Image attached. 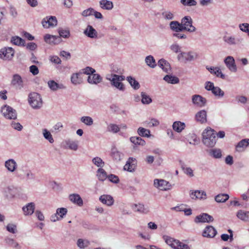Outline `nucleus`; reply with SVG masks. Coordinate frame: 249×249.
Segmentation results:
<instances>
[{
  "label": "nucleus",
  "mask_w": 249,
  "mask_h": 249,
  "mask_svg": "<svg viewBox=\"0 0 249 249\" xmlns=\"http://www.w3.org/2000/svg\"><path fill=\"white\" fill-rule=\"evenodd\" d=\"M111 156L114 160L120 161L123 158L124 154L118 150L115 147H113L111 148Z\"/></svg>",
  "instance_id": "29"
},
{
  "label": "nucleus",
  "mask_w": 249,
  "mask_h": 249,
  "mask_svg": "<svg viewBox=\"0 0 249 249\" xmlns=\"http://www.w3.org/2000/svg\"><path fill=\"white\" fill-rule=\"evenodd\" d=\"M15 53L11 47H4L0 50V59L3 61H10L13 58Z\"/></svg>",
  "instance_id": "6"
},
{
  "label": "nucleus",
  "mask_w": 249,
  "mask_h": 249,
  "mask_svg": "<svg viewBox=\"0 0 249 249\" xmlns=\"http://www.w3.org/2000/svg\"><path fill=\"white\" fill-rule=\"evenodd\" d=\"M181 3L184 6H195L196 5L197 2L196 0H181Z\"/></svg>",
  "instance_id": "63"
},
{
  "label": "nucleus",
  "mask_w": 249,
  "mask_h": 249,
  "mask_svg": "<svg viewBox=\"0 0 249 249\" xmlns=\"http://www.w3.org/2000/svg\"><path fill=\"white\" fill-rule=\"evenodd\" d=\"M190 197L194 199H206V193L203 191L196 190L190 193Z\"/></svg>",
  "instance_id": "26"
},
{
  "label": "nucleus",
  "mask_w": 249,
  "mask_h": 249,
  "mask_svg": "<svg viewBox=\"0 0 249 249\" xmlns=\"http://www.w3.org/2000/svg\"><path fill=\"white\" fill-rule=\"evenodd\" d=\"M4 166L10 172H14L17 168V163L14 159H9L5 161Z\"/></svg>",
  "instance_id": "24"
},
{
  "label": "nucleus",
  "mask_w": 249,
  "mask_h": 249,
  "mask_svg": "<svg viewBox=\"0 0 249 249\" xmlns=\"http://www.w3.org/2000/svg\"><path fill=\"white\" fill-rule=\"evenodd\" d=\"M192 100L194 105L200 107L205 106L207 102L206 98L197 94L192 96Z\"/></svg>",
  "instance_id": "14"
},
{
  "label": "nucleus",
  "mask_w": 249,
  "mask_h": 249,
  "mask_svg": "<svg viewBox=\"0 0 249 249\" xmlns=\"http://www.w3.org/2000/svg\"><path fill=\"white\" fill-rule=\"evenodd\" d=\"M213 221V217L206 213H203L197 215L195 219V222L196 223L205 222L210 223Z\"/></svg>",
  "instance_id": "13"
},
{
  "label": "nucleus",
  "mask_w": 249,
  "mask_h": 249,
  "mask_svg": "<svg viewBox=\"0 0 249 249\" xmlns=\"http://www.w3.org/2000/svg\"><path fill=\"white\" fill-rule=\"evenodd\" d=\"M99 200L104 204L108 206H112L114 203L113 198L110 195H104L99 197Z\"/></svg>",
  "instance_id": "25"
},
{
  "label": "nucleus",
  "mask_w": 249,
  "mask_h": 249,
  "mask_svg": "<svg viewBox=\"0 0 249 249\" xmlns=\"http://www.w3.org/2000/svg\"><path fill=\"white\" fill-rule=\"evenodd\" d=\"M186 125L184 123L181 122L180 121H176L173 123L172 125L173 129L175 131L180 133L184 129Z\"/></svg>",
  "instance_id": "34"
},
{
  "label": "nucleus",
  "mask_w": 249,
  "mask_h": 249,
  "mask_svg": "<svg viewBox=\"0 0 249 249\" xmlns=\"http://www.w3.org/2000/svg\"><path fill=\"white\" fill-rule=\"evenodd\" d=\"M229 198V196L226 194H220L216 195L214 197V200L218 203L225 202Z\"/></svg>",
  "instance_id": "40"
},
{
  "label": "nucleus",
  "mask_w": 249,
  "mask_h": 249,
  "mask_svg": "<svg viewBox=\"0 0 249 249\" xmlns=\"http://www.w3.org/2000/svg\"><path fill=\"white\" fill-rule=\"evenodd\" d=\"M126 79L134 89H138L140 88V85L139 83L134 78L130 76H127Z\"/></svg>",
  "instance_id": "43"
},
{
  "label": "nucleus",
  "mask_w": 249,
  "mask_h": 249,
  "mask_svg": "<svg viewBox=\"0 0 249 249\" xmlns=\"http://www.w3.org/2000/svg\"><path fill=\"white\" fill-rule=\"evenodd\" d=\"M120 130V128L119 126L114 124H110L107 127V130L108 132H112L113 133H116L118 132Z\"/></svg>",
  "instance_id": "53"
},
{
  "label": "nucleus",
  "mask_w": 249,
  "mask_h": 249,
  "mask_svg": "<svg viewBox=\"0 0 249 249\" xmlns=\"http://www.w3.org/2000/svg\"><path fill=\"white\" fill-rule=\"evenodd\" d=\"M80 121L88 126H91L93 124L92 118L89 116H83L80 118Z\"/></svg>",
  "instance_id": "51"
},
{
  "label": "nucleus",
  "mask_w": 249,
  "mask_h": 249,
  "mask_svg": "<svg viewBox=\"0 0 249 249\" xmlns=\"http://www.w3.org/2000/svg\"><path fill=\"white\" fill-rule=\"evenodd\" d=\"M225 64L229 70L232 72L237 71V67L235 63L234 59L232 56H228L224 60Z\"/></svg>",
  "instance_id": "15"
},
{
  "label": "nucleus",
  "mask_w": 249,
  "mask_h": 249,
  "mask_svg": "<svg viewBox=\"0 0 249 249\" xmlns=\"http://www.w3.org/2000/svg\"><path fill=\"white\" fill-rule=\"evenodd\" d=\"M58 32L61 37L65 38H68L70 36V31L68 30L60 29Z\"/></svg>",
  "instance_id": "64"
},
{
  "label": "nucleus",
  "mask_w": 249,
  "mask_h": 249,
  "mask_svg": "<svg viewBox=\"0 0 249 249\" xmlns=\"http://www.w3.org/2000/svg\"><path fill=\"white\" fill-rule=\"evenodd\" d=\"M45 41L49 44L55 43V40L56 39L55 36L50 35L49 34H46L44 37Z\"/></svg>",
  "instance_id": "56"
},
{
  "label": "nucleus",
  "mask_w": 249,
  "mask_h": 249,
  "mask_svg": "<svg viewBox=\"0 0 249 249\" xmlns=\"http://www.w3.org/2000/svg\"><path fill=\"white\" fill-rule=\"evenodd\" d=\"M42 134L44 138L48 140L51 143L54 142V140L51 134V132L47 129L44 128L42 129Z\"/></svg>",
  "instance_id": "45"
},
{
  "label": "nucleus",
  "mask_w": 249,
  "mask_h": 249,
  "mask_svg": "<svg viewBox=\"0 0 249 249\" xmlns=\"http://www.w3.org/2000/svg\"><path fill=\"white\" fill-rule=\"evenodd\" d=\"M84 34L88 37L91 38H95L97 37V32L94 28L88 25L86 29L84 31Z\"/></svg>",
  "instance_id": "23"
},
{
  "label": "nucleus",
  "mask_w": 249,
  "mask_h": 249,
  "mask_svg": "<svg viewBox=\"0 0 249 249\" xmlns=\"http://www.w3.org/2000/svg\"><path fill=\"white\" fill-rule=\"evenodd\" d=\"M107 79L111 82L112 86L116 88L121 91H124L125 89L124 85L120 81H117V79L111 75V78L107 77Z\"/></svg>",
  "instance_id": "20"
},
{
  "label": "nucleus",
  "mask_w": 249,
  "mask_h": 249,
  "mask_svg": "<svg viewBox=\"0 0 249 249\" xmlns=\"http://www.w3.org/2000/svg\"><path fill=\"white\" fill-rule=\"evenodd\" d=\"M170 28L171 30L175 32L183 31L180 23L177 21H172L170 23Z\"/></svg>",
  "instance_id": "36"
},
{
  "label": "nucleus",
  "mask_w": 249,
  "mask_h": 249,
  "mask_svg": "<svg viewBox=\"0 0 249 249\" xmlns=\"http://www.w3.org/2000/svg\"><path fill=\"white\" fill-rule=\"evenodd\" d=\"M57 20L55 17H46L42 21V24L43 27L49 28L53 27L57 25Z\"/></svg>",
  "instance_id": "11"
},
{
  "label": "nucleus",
  "mask_w": 249,
  "mask_h": 249,
  "mask_svg": "<svg viewBox=\"0 0 249 249\" xmlns=\"http://www.w3.org/2000/svg\"><path fill=\"white\" fill-rule=\"evenodd\" d=\"M48 86L53 91H56L59 89H64L66 87L62 84H58L53 80H50L48 82Z\"/></svg>",
  "instance_id": "28"
},
{
  "label": "nucleus",
  "mask_w": 249,
  "mask_h": 249,
  "mask_svg": "<svg viewBox=\"0 0 249 249\" xmlns=\"http://www.w3.org/2000/svg\"><path fill=\"white\" fill-rule=\"evenodd\" d=\"M247 142V139L240 141L236 146V150L239 152L244 151L245 149L248 145Z\"/></svg>",
  "instance_id": "39"
},
{
  "label": "nucleus",
  "mask_w": 249,
  "mask_h": 249,
  "mask_svg": "<svg viewBox=\"0 0 249 249\" xmlns=\"http://www.w3.org/2000/svg\"><path fill=\"white\" fill-rule=\"evenodd\" d=\"M207 69L211 73L216 75L217 77H220L223 79L225 78V75L221 71L218 67H207Z\"/></svg>",
  "instance_id": "31"
},
{
  "label": "nucleus",
  "mask_w": 249,
  "mask_h": 249,
  "mask_svg": "<svg viewBox=\"0 0 249 249\" xmlns=\"http://www.w3.org/2000/svg\"><path fill=\"white\" fill-rule=\"evenodd\" d=\"M71 83L74 86L79 85L83 83L84 79L81 71L73 73L71 76Z\"/></svg>",
  "instance_id": "12"
},
{
  "label": "nucleus",
  "mask_w": 249,
  "mask_h": 249,
  "mask_svg": "<svg viewBox=\"0 0 249 249\" xmlns=\"http://www.w3.org/2000/svg\"><path fill=\"white\" fill-rule=\"evenodd\" d=\"M223 40L230 45H239L243 42L244 39L241 37H236L233 36L225 35Z\"/></svg>",
  "instance_id": "10"
},
{
  "label": "nucleus",
  "mask_w": 249,
  "mask_h": 249,
  "mask_svg": "<svg viewBox=\"0 0 249 249\" xmlns=\"http://www.w3.org/2000/svg\"><path fill=\"white\" fill-rule=\"evenodd\" d=\"M193 21L190 16H185L183 17L180 22L182 30H185L190 33L195 32L196 31V28L193 25Z\"/></svg>",
  "instance_id": "5"
},
{
  "label": "nucleus",
  "mask_w": 249,
  "mask_h": 249,
  "mask_svg": "<svg viewBox=\"0 0 249 249\" xmlns=\"http://www.w3.org/2000/svg\"><path fill=\"white\" fill-rule=\"evenodd\" d=\"M5 242L9 246L17 249H20V247L19 244L13 239L10 237H7L5 238Z\"/></svg>",
  "instance_id": "49"
},
{
  "label": "nucleus",
  "mask_w": 249,
  "mask_h": 249,
  "mask_svg": "<svg viewBox=\"0 0 249 249\" xmlns=\"http://www.w3.org/2000/svg\"><path fill=\"white\" fill-rule=\"evenodd\" d=\"M197 57V53L193 51L182 52L178 55L177 58L180 62L187 63L195 61Z\"/></svg>",
  "instance_id": "4"
},
{
  "label": "nucleus",
  "mask_w": 249,
  "mask_h": 249,
  "mask_svg": "<svg viewBox=\"0 0 249 249\" xmlns=\"http://www.w3.org/2000/svg\"><path fill=\"white\" fill-rule=\"evenodd\" d=\"M2 192L4 196L7 199H11L15 196L14 187L13 186H8L4 188Z\"/></svg>",
  "instance_id": "27"
},
{
  "label": "nucleus",
  "mask_w": 249,
  "mask_h": 249,
  "mask_svg": "<svg viewBox=\"0 0 249 249\" xmlns=\"http://www.w3.org/2000/svg\"><path fill=\"white\" fill-rule=\"evenodd\" d=\"M130 141L135 145H144L145 144V141L139 137H131Z\"/></svg>",
  "instance_id": "44"
},
{
  "label": "nucleus",
  "mask_w": 249,
  "mask_h": 249,
  "mask_svg": "<svg viewBox=\"0 0 249 249\" xmlns=\"http://www.w3.org/2000/svg\"><path fill=\"white\" fill-rule=\"evenodd\" d=\"M65 144L68 148L71 150L76 151L78 147V142L77 141H72L70 139L65 141Z\"/></svg>",
  "instance_id": "38"
},
{
  "label": "nucleus",
  "mask_w": 249,
  "mask_h": 249,
  "mask_svg": "<svg viewBox=\"0 0 249 249\" xmlns=\"http://www.w3.org/2000/svg\"><path fill=\"white\" fill-rule=\"evenodd\" d=\"M181 47L177 43H174L170 46V49L175 53H180Z\"/></svg>",
  "instance_id": "57"
},
{
  "label": "nucleus",
  "mask_w": 249,
  "mask_h": 249,
  "mask_svg": "<svg viewBox=\"0 0 249 249\" xmlns=\"http://www.w3.org/2000/svg\"><path fill=\"white\" fill-rule=\"evenodd\" d=\"M213 94L216 97L222 98L224 96V92L218 87H215L213 91Z\"/></svg>",
  "instance_id": "52"
},
{
  "label": "nucleus",
  "mask_w": 249,
  "mask_h": 249,
  "mask_svg": "<svg viewBox=\"0 0 249 249\" xmlns=\"http://www.w3.org/2000/svg\"><path fill=\"white\" fill-rule=\"evenodd\" d=\"M17 176L27 182L34 181L36 179L35 174L30 170L24 167L20 168L16 173Z\"/></svg>",
  "instance_id": "3"
},
{
  "label": "nucleus",
  "mask_w": 249,
  "mask_h": 249,
  "mask_svg": "<svg viewBox=\"0 0 249 249\" xmlns=\"http://www.w3.org/2000/svg\"><path fill=\"white\" fill-rule=\"evenodd\" d=\"M154 186L158 189L162 191H166L170 189L171 185L169 182L162 179H155Z\"/></svg>",
  "instance_id": "9"
},
{
  "label": "nucleus",
  "mask_w": 249,
  "mask_h": 249,
  "mask_svg": "<svg viewBox=\"0 0 249 249\" xmlns=\"http://www.w3.org/2000/svg\"><path fill=\"white\" fill-rule=\"evenodd\" d=\"M103 78L100 75L97 73H93L89 74L88 77V82L92 85H97L102 81Z\"/></svg>",
  "instance_id": "17"
},
{
  "label": "nucleus",
  "mask_w": 249,
  "mask_h": 249,
  "mask_svg": "<svg viewBox=\"0 0 249 249\" xmlns=\"http://www.w3.org/2000/svg\"><path fill=\"white\" fill-rule=\"evenodd\" d=\"M217 234V231L212 226H207L204 229L202 236L207 238H213Z\"/></svg>",
  "instance_id": "16"
},
{
  "label": "nucleus",
  "mask_w": 249,
  "mask_h": 249,
  "mask_svg": "<svg viewBox=\"0 0 249 249\" xmlns=\"http://www.w3.org/2000/svg\"><path fill=\"white\" fill-rule=\"evenodd\" d=\"M158 65L166 73H170L171 72V68L168 62L164 59H160L158 62Z\"/></svg>",
  "instance_id": "22"
},
{
  "label": "nucleus",
  "mask_w": 249,
  "mask_h": 249,
  "mask_svg": "<svg viewBox=\"0 0 249 249\" xmlns=\"http://www.w3.org/2000/svg\"><path fill=\"white\" fill-rule=\"evenodd\" d=\"M23 213L25 215H31L35 210V204L30 202L24 206L22 208Z\"/></svg>",
  "instance_id": "19"
},
{
  "label": "nucleus",
  "mask_w": 249,
  "mask_h": 249,
  "mask_svg": "<svg viewBox=\"0 0 249 249\" xmlns=\"http://www.w3.org/2000/svg\"><path fill=\"white\" fill-rule=\"evenodd\" d=\"M11 85L17 90H20L24 87V81L22 77L18 73L12 75Z\"/></svg>",
  "instance_id": "8"
},
{
  "label": "nucleus",
  "mask_w": 249,
  "mask_h": 249,
  "mask_svg": "<svg viewBox=\"0 0 249 249\" xmlns=\"http://www.w3.org/2000/svg\"><path fill=\"white\" fill-rule=\"evenodd\" d=\"M237 217L245 222H249V211L239 210L236 213Z\"/></svg>",
  "instance_id": "32"
},
{
  "label": "nucleus",
  "mask_w": 249,
  "mask_h": 249,
  "mask_svg": "<svg viewBox=\"0 0 249 249\" xmlns=\"http://www.w3.org/2000/svg\"><path fill=\"white\" fill-rule=\"evenodd\" d=\"M163 80L168 84H176L179 82L178 77L171 74L166 75L163 77Z\"/></svg>",
  "instance_id": "35"
},
{
  "label": "nucleus",
  "mask_w": 249,
  "mask_h": 249,
  "mask_svg": "<svg viewBox=\"0 0 249 249\" xmlns=\"http://www.w3.org/2000/svg\"><path fill=\"white\" fill-rule=\"evenodd\" d=\"M163 238L167 245L170 246L172 248L175 249L178 240L166 235L163 236Z\"/></svg>",
  "instance_id": "37"
},
{
  "label": "nucleus",
  "mask_w": 249,
  "mask_h": 249,
  "mask_svg": "<svg viewBox=\"0 0 249 249\" xmlns=\"http://www.w3.org/2000/svg\"><path fill=\"white\" fill-rule=\"evenodd\" d=\"M145 62L147 66L151 68L156 67L157 64L154 57L151 55L146 57Z\"/></svg>",
  "instance_id": "42"
},
{
  "label": "nucleus",
  "mask_w": 249,
  "mask_h": 249,
  "mask_svg": "<svg viewBox=\"0 0 249 249\" xmlns=\"http://www.w3.org/2000/svg\"><path fill=\"white\" fill-rule=\"evenodd\" d=\"M210 154L216 159H219L222 157L221 151L219 149H213L211 150Z\"/></svg>",
  "instance_id": "54"
},
{
  "label": "nucleus",
  "mask_w": 249,
  "mask_h": 249,
  "mask_svg": "<svg viewBox=\"0 0 249 249\" xmlns=\"http://www.w3.org/2000/svg\"><path fill=\"white\" fill-rule=\"evenodd\" d=\"M207 113L204 110H201L196 115V119L197 122L204 123L207 121Z\"/></svg>",
  "instance_id": "33"
},
{
  "label": "nucleus",
  "mask_w": 249,
  "mask_h": 249,
  "mask_svg": "<svg viewBox=\"0 0 249 249\" xmlns=\"http://www.w3.org/2000/svg\"><path fill=\"white\" fill-rule=\"evenodd\" d=\"M137 132L141 137H149L150 136V131L143 127H139L138 129Z\"/></svg>",
  "instance_id": "46"
},
{
  "label": "nucleus",
  "mask_w": 249,
  "mask_h": 249,
  "mask_svg": "<svg viewBox=\"0 0 249 249\" xmlns=\"http://www.w3.org/2000/svg\"><path fill=\"white\" fill-rule=\"evenodd\" d=\"M11 42L15 45L24 46L25 41L24 39L18 36L12 37Z\"/></svg>",
  "instance_id": "47"
},
{
  "label": "nucleus",
  "mask_w": 249,
  "mask_h": 249,
  "mask_svg": "<svg viewBox=\"0 0 249 249\" xmlns=\"http://www.w3.org/2000/svg\"><path fill=\"white\" fill-rule=\"evenodd\" d=\"M202 142L207 147H213L216 142V134L213 129L207 127L202 133Z\"/></svg>",
  "instance_id": "1"
},
{
  "label": "nucleus",
  "mask_w": 249,
  "mask_h": 249,
  "mask_svg": "<svg viewBox=\"0 0 249 249\" xmlns=\"http://www.w3.org/2000/svg\"><path fill=\"white\" fill-rule=\"evenodd\" d=\"M28 101L30 106L34 109H39L43 106V101L41 95L35 92L29 94Z\"/></svg>",
  "instance_id": "2"
},
{
  "label": "nucleus",
  "mask_w": 249,
  "mask_h": 249,
  "mask_svg": "<svg viewBox=\"0 0 249 249\" xmlns=\"http://www.w3.org/2000/svg\"><path fill=\"white\" fill-rule=\"evenodd\" d=\"M145 123L147 124V126L149 127L157 126L160 124V122L155 118H152L149 122L146 121Z\"/></svg>",
  "instance_id": "60"
},
{
  "label": "nucleus",
  "mask_w": 249,
  "mask_h": 249,
  "mask_svg": "<svg viewBox=\"0 0 249 249\" xmlns=\"http://www.w3.org/2000/svg\"><path fill=\"white\" fill-rule=\"evenodd\" d=\"M69 200L73 204L81 207L83 205V201L79 194H72L69 196Z\"/></svg>",
  "instance_id": "18"
},
{
  "label": "nucleus",
  "mask_w": 249,
  "mask_h": 249,
  "mask_svg": "<svg viewBox=\"0 0 249 249\" xmlns=\"http://www.w3.org/2000/svg\"><path fill=\"white\" fill-rule=\"evenodd\" d=\"M132 209L135 212L143 213H147L149 212V208L148 206H145L142 203L134 204L132 206Z\"/></svg>",
  "instance_id": "21"
},
{
  "label": "nucleus",
  "mask_w": 249,
  "mask_h": 249,
  "mask_svg": "<svg viewBox=\"0 0 249 249\" xmlns=\"http://www.w3.org/2000/svg\"><path fill=\"white\" fill-rule=\"evenodd\" d=\"M100 7L106 10H110L113 8V3L111 1L108 0H101L99 1Z\"/></svg>",
  "instance_id": "30"
},
{
  "label": "nucleus",
  "mask_w": 249,
  "mask_h": 249,
  "mask_svg": "<svg viewBox=\"0 0 249 249\" xmlns=\"http://www.w3.org/2000/svg\"><path fill=\"white\" fill-rule=\"evenodd\" d=\"M97 176L99 180L103 181L108 178V176L104 169L100 168L97 170Z\"/></svg>",
  "instance_id": "41"
},
{
  "label": "nucleus",
  "mask_w": 249,
  "mask_h": 249,
  "mask_svg": "<svg viewBox=\"0 0 249 249\" xmlns=\"http://www.w3.org/2000/svg\"><path fill=\"white\" fill-rule=\"evenodd\" d=\"M141 96V101L143 104H149L152 101V100L151 98V97L149 95H148L145 92H142Z\"/></svg>",
  "instance_id": "50"
},
{
  "label": "nucleus",
  "mask_w": 249,
  "mask_h": 249,
  "mask_svg": "<svg viewBox=\"0 0 249 249\" xmlns=\"http://www.w3.org/2000/svg\"><path fill=\"white\" fill-rule=\"evenodd\" d=\"M67 209L64 208H58L56 210V214L58 215L60 219H62L67 213Z\"/></svg>",
  "instance_id": "59"
},
{
  "label": "nucleus",
  "mask_w": 249,
  "mask_h": 249,
  "mask_svg": "<svg viewBox=\"0 0 249 249\" xmlns=\"http://www.w3.org/2000/svg\"><path fill=\"white\" fill-rule=\"evenodd\" d=\"M82 73V75L83 74H85L88 75L93 74L95 72V70L90 67H86L85 68L82 69L80 71Z\"/></svg>",
  "instance_id": "58"
},
{
  "label": "nucleus",
  "mask_w": 249,
  "mask_h": 249,
  "mask_svg": "<svg viewBox=\"0 0 249 249\" xmlns=\"http://www.w3.org/2000/svg\"><path fill=\"white\" fill-rule=\"evenodd\" d=\"M1 112L6 119H16L17 117L16 110L7 105H5L1 107Z\"/></svg>",
  "instance_id": "7"
},
{
  "label": "nucleus",
  "mask_w": 249,
  "mask_h": 249,
  "mask_svg": "<svg viewBox=\"0 0 249 249\" xmlns=\"http://www.w3.org/2000/svg\"><path fill=\"white\" fill-rule=\"evenodd\" d=\"M239 28L243 32L248 33L249 32V23H243L239 24Z\"/></svg>",
  "instance_id": "62"
},
{
  "label": "nucleus",
  "mask_w": 249,
  "mask_h": 249,
  "mask_svg": "<svg viewBox=\"0 0 249 249\" xmlns=\"http://www.w3.org/2000/svg\"><path fill=\"white\" fill-rule=\"evenodd\" d=\"M89 245V242L87 240L79 239L77 242V246L81 249H85Z\"/></svg>",
  "instance_id": "48"
},
{
  "label": "nucleus",
  "mask_w": 249,
  "mask_h": 249,
  "mask_svg": "<svg viewBox=\"0 0 249 249\" xmlns=\"http://www.w3.org/2000/svg\"><path fill=\"white\" fill-rule=\"evenodd\" d=\"M175 249H190V247L188 245L178 240Z\"/></svg>",
  "instance_id": "61"
},
{
  "label": "nucleus",
  "mask_w": 249,
  "mask_h": 249,
  "mask_svg": "<svg viewBox=\"0 0 249 249\" xmlns=\"http://www.w3.org/2000/svg\"><path fill=\"white\" fill-rule=\"evenodd\" d=\"M92 162L97 167L102 168L104 165L105 163L103 161V160L99 157H96L94 158L92 160Z\"/></svg>",
  "instance_id": "55"
}]
</instances>
